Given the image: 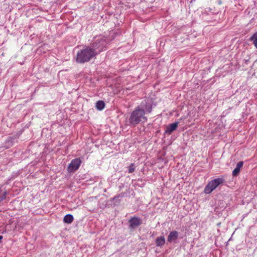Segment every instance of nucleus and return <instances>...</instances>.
Returning <instances> with one entry per match:
<instances>
[{
	"label": "nucleus",
	"instance_id": "8",
	"mask_svg": "<svg viewBox=\"0 0 257 257\" xmlns=\"http://www.w3.org/2000/svg\"><path fill=\"white\" fill-rule=\"evenodd\" d=\"M178 122H175L168 125L165 131V133L168 134H171L173 131L176 130L178 127Z\"/></svg>",
	"mask_w": 257,
	"mask_h": 257
},
{
	"label": "nucleus",
	"instance_id": "14",
	"mask_svg": "<svg viewBox=\"0 0 257 257\" xmlns=\"http://www.w3.org/2000/svg\"><path fill=\"white\" fill-rule=\"evenodd\" d=\"M250 40L253 41V43L255 47L257 48V33L253 35L250 38Z\"/></svg>",
	"mask_w": 257,
	"mask_h": 257
},
{
	"label": "nucleus",
	"instance_id": "16",
	"mask_svg": "<svg viewBox=\"0 0 257 257\" xmlns=\"http://www.w3.org/2000/svg\"><path fill=\"white\" fill-rule=\"evenodd\" d=\"M6 198V192H5L3 194L2 196L0 197V201H2L3 200L5 199Z\"/></svg>",
	"mask_w": 257,
	"mask_h": 257
},
{
	"label": "nucleus",
	"instance_id": "15",
	"mask_svg": "<svg viewBox=\"0 0 257 257\" xmlns=\"http://www.w3.org/2000/svg\"><path fill=\"white\" fill-rule=\"evenodd\" d=\"M135 170V167L134 164L132 163L131 164V165L128 167V172L129 173H132L134 172Z\"/></svg>",
	"mask_w": 257,
	"mask_h": 257
},
{
	"label": "nucleus",
	"instance_id": "3",
	"mask_svg": "<svg viewBox=\"0 0 257 257\" xmlns=\"http://www.w3.org/2000/svg\"><path fill=\"white\" fill-rule=\"evenodd\" d=\"M108 43V39L104 36H99L94 38L90 46L92 48L94 52L96 53V55H97L100 52L106 49V46Z\"/></svg>",
	"mask_w": 257,
	"mask_h": 257
},
{
	"label": "nucleus",
	"instance_id": "13",
	"mask_svg": "<svg viewBox=\"0 0 257 257\" xmlns=\"http://www.w3.org/2000/svg\"><path fill=\"white\" fill-rule=\"evenodd\" d=\"M124 193H122L119 194V195H116V196H114V197L113 198V199H113V200L114 201H115V202H117L118 203H119V202H120V199H119V198H123V197H124Z\"/></svg>",
	"mask_w": 257,
	"mask_h": 257
},
{
	"label": "nucleus",
	"instance_id": "2",
	"mask_svg": "<svg viewBox=\"0 0 257 257\" xmlns=\"http://www.w3.org/2000/svg\"><path fill=\"white\" fill-rule=\"evenodd\" d=\"M96 56V53L90 45L85 46L77 52L76 61L78 63H84L89 61Z\"/></svg>",
	"mask_w": 257,
	"mask_h": 257
},
{
	"label": "nucleus",
	"instance_id": "1",
	"mask_svg": "<svg viewBox=\"0 0 257 257\" xmlns=\"http://www.w3.org/2000/svg\"><path fill=\"white\" fill-rule=\"evenodd\" d=\"M152 110V107L150 104L144 105L142 103L141 105L138 106L134 111L131 113L128 119L129 123L133 125H136L140 122H146L147 121V118L145 116L146 114L151 113Z\"/></svg>",
	"mask_w": 257,
	"mask_h": 257
},
{
	"label": "nucleus",
	"instance_id": "6",
	"mask_svg": "<svg viewBox=\"0 0 257 257\" xmlns=\"http://www.w3.org/2000/svg\"><path fill=\"white\" fill-rule=\"evenodd\" d=\"M129 223L131 228H135L141 224V220L138 217H134L129 220Z\"/></svg>",
	"mask_w": 257,
	"mask_h": 257
},
{
	"label": "nucleus",
	"instance_id": "4",
	"mask_svg": "<svg viewBox=\"0 0 257 257\" xmlns=\"http://www.w3.org/2000/svg\"><path fill=\"white\" fill-rule=\"evenodd\" d=\"M223 182V179L218 178L210 181L204 189V192L209 194Z\"/></svg>",
	"mask_w": 257,
	"mask_h": 257
},
{
	"label": "nucleus",
	"instance_id": "11",
	"mask_svg": "<svg viewBox=\"0 0 257 257\" xmlns=\"http://www.w3.org/2000/svg\"><path fill=\"white\" fill-rule=\"evenodd\" d=\"M74 218L72 215L71 214H67L66 215L63 219V221L64 222L67 223H71L73 221Z\"/></svg>",
	"mask_w": 257,
	"mask_h": 257
},
{
	"label": "nucleus",
	"instance_id": "10",
	"mask_svg": "<svg viewBox=\"0 0 257 257\" xmlns=\"http://www.w3.org/2000/svg\"><path fill=\"white\" fill-rule=\"evenodd\" d=\"M165 238L163 236L158 237L156 239V244L157 246H161L165 244Z\"/></svg>",
	"mask_w": 257,
	"mask_h": 257
},
{
	"label": "nucleus",
	"instance_id": "5",
	"mask_svg": "<svg viewBox=\"0 0 257 257\" xmlns=\"http://www.w3.org/2000/svg\"><path fill=\"white\" fill-rule=\"evenodd\" d=\"M81 162L80 158L73 159L68 166L67 171L69 173L76 171L79 168Z\"/></svg>",
	"mask_w": 257,
	"mask_h": 257
},
{
	"label": "nucleus",
	"instance_id": "9",
	"mask_svg": "<svg viewBox=\"0 0 257 257\" xmlns=\"http://www.w3.org/2000/svg\"><path fill=\"white\" fill-rule=\"evenodd\" d=\"M243 162L242 161L239 162L236 164L235 168L232 171V175L236 176L240 172V168L242 167Z\"/></svg>",
	"mask_w": 257,
	"mask_h": 257
},
{
	"label": "nucleus",
	"instance_id": "12",
	"mask_svg": "<svg viewBox=\"0 0 257 257\" xmlns=\"http://www.w3.org/2000/svg\"><path fill=\"white\" fill-rule=\"evenodd\" d=\"M96 108L99 110H102L105 106V103L103 101L99 100L96 103Z\"/></svg>",
	"mask_w": 257,
	"mask_h": 257
},
{
	"label": "nucleus",
	"instance_id": "7",
	"mask_svg": "<svg viewBox=\"0 0 257 257\" xmlns=\"http://www.w3.org/2000/svg\"><path fill=\"white\" fill-rule=\"evenodd\" d=\"M179 233L177 231L170 232L167 237V241L169 242L175 241L178 238Z\"/></svg>",
	"mask_w": 257,
	"mask_h": 257
}]
</instances>
